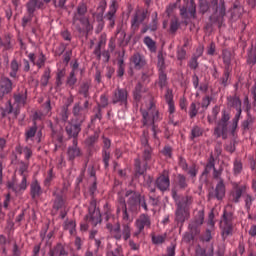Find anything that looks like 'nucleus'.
I'll list each match as a JSON object with an SVG mask.
<instances>
[{"instance_id": "1", "label": "nucleus", "mask_w": 256, "mask_h": 256, "mask_svg": "<svg viewBox=\"0 0 256 256\" xmlns=\"http://www.w3.org/2000/svg\"><path fill=\"white\" fill-rule=\"evenodd\" d=\"M140 113L142 115V123L144 127H151V131L153 132V137L157 141L159 140V137H157V133L159 129H157V126L155 123H159L161 119H163V116H161V113H159V110L157 109V106H155V103L153 101H149L146 106L142 105L140 108Z\"/></svg>"}, {"instance_id": "2", "label": "nucleus", "mask_w": 256, "mask_h": 256, "mask_svg": "<svg viewBox=\"0 0 256 256\" xmlns=\"http://www.w3.org/2000/svg\"><path fill=\"white\" fill-rule=\"evenodd\" d=\"M25 105H27V90L14 94V104L8 101V107L2 109L1 117H8L9 124L13 125L21 113V107Z\"/></svg>"}, {"instance_id": "3", "label": "nucleus", "mask_w": 256, "mask_h": 256, "mask_svg": "<svg viewBox=\"0 0 256 256\" xmlns=\"http://www.w3.org/2000/svg\"><path fill=\"white\" fill-rule=\"evenodd\" d=\"M107 9V0H101L96 8V12L92 13V17L96 21L101 22L103 19L109 21L111 27H115V15H117V9H119V2L112 0L109 6L108 12L105 14ZM105 15V16H104Z\"/></svg>"}, {"instance_id": "4", "label": "nucleus", "mask_w": 256, "mask_h": 256, "mask_svg": "<svg viewBox=\"0 0 256 256\" xmlns=\"http://www.w3.org/2000/svg\"><path fill=\"white\" fill-rule=\"evenodd\" d=\"M89 11V8L87 6V3L85 1H81L76 6V12L73 15L72 18V24L76 25L77 21L81 23V25L86 26V31H93V24H91V20L87 16V13Z\"/></svg>"}, {"instance_id": "5", "label": "nucleus", "mask_w": 256, "mask_h": 256, "mask_svg": "<svg viewBox=\"0 0 256 256\" xmlns=\"http://www.w3.org/2000/svg\"><path fill=\"white\" fill-rule=\"evenodd\" d=\"M227 105L228 107H234V109H236L237 111L235 117L232 120V124L230 126L231 135L235 137V131H237V127L239 125V119H241V113H242L241 99L237 95L228 96Z\"/></svg>"}, {"instance_id": "6", "label": "nucleus", "mask_w": 256, "mask_h": 256, "mask_svg": "<svg viewBox=\"0 0 256 256\" xmlns=\"http://www.w3.org/2000/svg\"><path fill=\"white\" fill-rule=\"evenodd\" d=\"M220 228L222 229L223 239H227V237L233 235V213L224 210Z\"/></svg>"}, {"instance_id": "7", "label": "nucleus", "mask_w": 256, "mask_h": 256, "mask_svg": "<svg viewBox=\"0 0 256 256\" xmlns=\"http://www.w3.org/2000/svg\"><path fill=\"white\" fill-rule=\"evenodd\" d=\"M89 214L86 216L88 223H91L93 227H97L101 223V211L97 208V200L92 198L90 206L88 208Z\"/></svg>"}, {"instance_id": "8", "label": "nucleus", "mask_w": 256, "mask_h": 256, "mask_svg": "<svg viewBox=\"0 0 256 256\" xmlns=\"http://www.w3.org/2000/svg\"><path fill=\"white\" fill-rule=\"evenodd\" d=\"M205 221V212L203 210L198 211L194 220L190 222L188 229L191 233L192 238L196 237L201 233V225H203Z\"/></svg>"}, {"instance_id": "9", "label": "nucleus", "mask_w": 256, "mask_h": 256, "mask_svg": "<svg viewBox=\"0 0 256 256\" xmlns=\"http://www.w3.org/2000/svg\"><path fill=\"white\" fill-rule=\"evenodd\" d=\"M152 155H153V148H151V146H146V148H144V151H143V159L145 161L143 166H141V160L139 158L135 160V169H136L137 175H143V173H145V171L147 170V161H151Z\"/></svg>"}, {"instance_id": "10", "label": "nucleus", "mask_w": 256, "mask_h": 256, "mask_svg": "<svg viewBox=\"0 0 256 256\" xmlns=\"http://www.w3.org/2000/svg\"><path fill=\"white\" fill-rule=\"evenodd\" d=\"M112 103L113 105H121L127 107L129 103V92L127 89L117 88L112 94Z\"/></svg>"}, {"instance_id": "11", "label": "nucleus", "mask_w": 256, "mask_h": 256, "mask_svg": "<svg viewBox=\"0 0 256 256\" xmlns=\"http://www.w3.org/2000/svg\"><path fill=\"white\" fill-rule=\"evenodd\" d=\"M155 185L159 191L165 193V191H169V187H171V179L169 177V171L164 170L155 180Z\"/></svg>"}, {"instance_id": "12", "label": "nucleus", "mask_w": 256, "mask_h": 256, "mask_svg": "<svg viewBox=\"0 0 256 256\" xmlns=\"http://www.w3.org/2000/svg\"><path fill=\"white\" fill-rule=\"evenodd\" d=\"M246 190L247 187L245 185H239V183L233 182L229 200L232 201V203H239L243 193H245Z\"/></svg>"}, {"instance_id": "13", "label": "nucleus", "mask_w": 256, "mask_h": 256, "mask_svg": "<svg viewBox=\"0 0 256 256\" xmlns=\"http://www.w3.org/2000/svg\"><path fill=\"white\" fill-rule=\"evenodd\" d=\"M184 3H186L187 5L180 9L181 17H183V19H189V15H190V17L195 19L196 13H197V7L195 6V1L184 0Z\"/></svg>"}, {"instance_id": "14", "label": "nucleus", "mask_w": 256, "mask_h": 256, "mask_svg": "<svg viewBox=\"0 0 256 256\" xmlns=\"http://www.w3.org/2000/svg\"><path fill=\"white\" fill-rule=\"evenodd\" d=\"M81 125H83V122H79L77 120H72L71 122H68L65 127V131L68 137L72 139H77V137H79V133H81Z\"/></svg>"}, {"instance_id": "15", "label": "nucleus", "mask_w": 256, "mask_h": 256, "mask_svg": "<svg viewBox=\"0 0 256 256\" xmlns=\"http://www.w3.org/2000/svg\"><path fill=\"white\" fill-rule=\"evenodd\" d=\"M225 193H226L225 181L220 180L216 184L215 190L209 192L208 200L211 201V199H217L218 201H221L225 197Z\"/></svg>"}, {"instance_id": "16", "label": "nucleus", "mask_w": 256, "mask_h": 256, "mask_svg": "<svg viewBox=\"0 0 256 256\" xmlns=\"http://www.w3.org/2000/svg\"><path fill=\"white\" fill-rule=\"evenodd\" d=\"M147 19V12L145 10H137L131 19V29L134 31H139V27L143 21Z\"/></svg>"}, {"instance_id": "17", "label": "nucleus", "mask_w": 256, "mask_h": 256, "mask_svg": "<svg viewBox=\"0 0 256 256\" xmlns=\"http://www.w3.org/2000/svg\"><path fill=\"white\" fill-rule=\"evenodd\" d=\"M191 217L188 208H185L183 205H177L175 212V221L183 227V224Z\"/></svg>"}, {"instance_id": "18", "label": "nucleus", "mask_w": 256, "mask_h": 256, "mask_svg": "<svg viewBox=\"0 0 256 256\" xmlns=\"http://www.w3.org/2000/svg\"><path fill=\"white\" fill-rule=\"evenodd\" d=\"M136 229L139 231H145V229H151V216L148 214H141L135 221Z\"/></svg>"}, {"instance_id": "19", "label": "nucleus", "mask_w": 256, "mask_h": 256, "mask_svg": "<svg viewBox=\"0 0 256 256\" xmlns=\"http://www.w3.org/2000/svg\"><path fill=\"white\" fill-rule=\"evenodd\" d=\"M81 155H83V152L78 146V141L77 139H73L72 146H69L67 149L68 161H75V159H77V157H81Z\"/></svg>"}, {"instance_id": "20", "label": "nucleus", "mask_w": 256, "mask_h": 256, "mask_svg": "<svg viewBox=\"0 0 256 256\" xmlns=\"http://www.w3.org/2000/svg\"><path fill=\"white\" fill-rule=\"evenodd\" d=\"M53 206L52 208L55 211H59V209H63L64 205H65V198H63V191L56 189L53 192Z\"/></svg>"}, {"instance_id": "21", "label": "nucleus", "mask_w": 256, "mask_h": 256, "mask_svg": "<svg viewBox=\"0 0 256 256\" xmlns=\"http://www.w3.org/2000/svg\"><path fill=\"white\" fill-rule=\"evenodd\" d=\"M13 91V82L9 78H2L0 80V100Z\"/></svg>"}, {"instance_id": "22", "label": "nucleus", "mask_w": 256, "mask_h": 256, "mask_svg": "<svg viewBox=\"0 0 256 256\" xmlns=\"http://www.w3.org/2000/svg\"><path fill=\"white\" fill-rule=\"evenodd\" d=\"M130 61L132 65H134V69H143L145 65H147V60L145 59V56H143L141 53L136 52L132 55L130 58Z\"/></svg>"}, {"instance_id": "23", "label": "nucleus", "mask_w": 256, "mask_h": 256, "mask_svg": "<svg viewBox=\"0 0 256 256\" xmlns=\"http://www.w3.org/2000/svg\"><path fill=\"white\" fill-rule=\"evenodd\" d=\"M106 229H108L109 233L116 239V241H121L123 235L121 233V224H119V222H116L115 224L107 223Z\"/></svg>"}, {"instance_id": "24", "label": "nucleus", "mask_w": 256, "mask_h": 256, "mask_svg": "<svg viewBox=\"0 0 256 256\" xmlns=\"http://www.w3.org/2000/svg\"><path fill=\"white\" fill-rule=\"evenodd\" d=\"M44 7L43 0H30L26 4L27 13L30 15H34L37 9H44Z\"/></svg>"}, {"instance_id": "25", "label": "nucleus", "mask_w": 256, "mask_h": 256, "mask_svg": "<svg viewBox=\"0 0 256 256\" xmlns=\"http://www.w3.org/2000/svg\"><path fill=\"white\" fill-rule=\"evenodd\" d=\"M9 189H12L14 193H23L27 189V175H23L21 183L17 184L15 182L8 184Z\"/></svg>"}, {"instance_id": "26", "label": "nucleus", "mask_w": 256, "mask_h": 256, "mask_svg": "<svg viewBox=\"0 0 256 256\" xmlns=\"http://www.w3.org/2000/svg\"><path fill=\"white\" fill-rule=\"evenodd\" d=\"M72 113L76 117V121L83 123L85 121V109L81 107V103H76L73 106Z\"/></svg>"}, {"instance_id": "27", "label": "nucleus", "mask_w": 256, "mask_h": 256, "mask_svg": "<svg viewBox=\"0 0 256 256\" xmlns=\"http://www.w3.org/2000/svg\"><path fill=\"white\" fill-rule=\"evenodd\" d=\"M28 59L33 63V65H36L38 69H42V67H45V61H47V58L43 54V52L40 53L38 56L37 61H35V53L28 54Z\"/></svg>"}, {"instance_id": "28", "label": "nucleus", "mask_w": 256, "mask_h": 256, "mask_svg": "<svg viewBox=\"0 0 256 256\" xmlns=\"http://www.w3.org/2000/svg\"><path fill=\"white\" fill-rule=\"evenodd\" d=\"M30 195L32 199H37V197H41V195H43V190L41 189V184H39V181H32L30 185Z\"/></svg>"}, {"instance_id": "29", "label": "nucleus", "mask_w": 256, "mask_h": 256, "mask_svg": "<svg viewBox=\"0 0 256 256\" xmlns=\"http://www.w3.org/2000/svg\"><path fill=\"white\" fill-rule=\"evenodd\" d=\"M125 197H129L128 199V205H131L132 207L137 205L141 199V194L138 192H135L133 190H127Z\"/></svg>"}, {"instance_id": "30", "label": "nucleus", "mask_w": 256, "mask_h": 256, "mask_svg": "<svg viewBox=\"0 0 256 256\" xmlns=\"http://www.w3.org/2000/svg\"><path fill=\"white\" fill-rule=\"evenodd\" d=\"M67 255H69V252L65 250V246H63V244H57L49 252V256H67Z\"/></svg>"}, {"instance_id": "31", "label": "nucleus", "mask_w": 256, "mask_h": 256, "mask_svg": "<svg viewBox=\"0 0 256 256\" xmlns=\"http://www.w3.org/2000/svg\"><path fill=\"white\" fill-rule=\"evenodd\" d=\"M15 151L19 155H23L24 154L25 155V159H27V160L31 159V157L33 156V150H31V148L27 147V146L23 147L21 145H18V146H16Z\"/></svg>"}, {"instance_id": "32", "label": "nucleus", "mask_w": 256, "mask_h": 256, "mask_svg": "<svg viewBox=\"0 0 256 256\" xmlns=\"http://www.w3.org/2000/svg\"><path fill=\"white\" fill-rule=\"evenodd\" d=\"M157 67L159 73H165V69H167V65L165 64V54H163L162 51H159L157 55Z\"/></svg>"}, {"instance_id": "33", "label": "nucleus", "mask_w": 256, "mask_h": 256, "mask_svg": "<svg viewBox=\"0 0 256 256\" xmlns=\"http://www.w3.org/2000/svg\"><path fill=\"white\" fill-rule=\"evenodd\" d=\"M20 67L21 64H19V61H17V59H13L10 63V77L15 79V77H17V73L19 72Z\"/></svg>"}, {"instance_id": "34", "label": "nucleus", "mask_w": 256, "mask_h": 256, "mask_svg": "<svg viewBox=\"0 0 256 256\" xmlns=\"http://www.w3.org/2000/svg\"><path fill=\"white\" fill-rule=\"evenodd\" d=\"M49 79H51V68L47 67L40 79L42 87H47V85H49Z\"/></svg>"}, {"instance_id": "35", "label": "nucleus", "mask_w": 256, "mask_h": 256, "mask_svg": "<svg viewBox=\"0 0 256 256\" xmlns=\"http://www.w3.org/2000/svg\"><path fill=\"white\" fill-rule=\"evenodd\" d=\"M229 119H231V115L229 114V112H227V110H223L222 117L219 123L221 127H223V133L227 131V123L229 122Z\"/></svg>"}, {"instance_id": "36", "label": "nucleus", "mask_w": 256, "mask_h": 256, "mask_svg": "<svg viewBox=\"0 0 256 256\" xmlns=\"http://www.w3.org/2000/svg\"><path fill=\"white\" fill-rule=\"evenodd\" d=\"M143 43L146 45V47H148L151 53H155L157 51V44L151 37L149 36L144 37Z\"/></svg>"}, {"instance_id": "37", "label": "nucleus", "mask_w": 256, "mask_h": 256, "mask_svg": "<svg viewBox=\"0 0 256 256\" xmlns=\"http://www.w3.org/2000/svg\"><path fill=\"white\" fill-rule=\"evenodd\" d=\"M215 171V157H213V154L210 155L208 162L205 166V170L203 172V175H209L211 173V170Z\"/></svg>"}, {"instance_id": "38", "label": "nucleus", "mask_w": 256, "mask_h": 256, "mask_svg": "<svg viewBox=\"0 0 256 256\" xmlns=\"http://www.w3.org/2000/svg\"><path fill=\"white\" fill-rule=\"evenodd\" d=\"M241 13H243V7L240 4L235 3L231 9L232 19H239Z\"/></svg>"}, {"instance_id": "39", "label": "nucleus", "mask_w": 256, "mask_h": 256, "mask_svg": "<svg viewBox=\"0 0 256 256\" xmlns=\"http://www.w3.org/2000/svg\"><path fill=\"white\" fill-rule=\"evenodd\" d=\"M203 135V128H201L198 125H195L191 129L190 133V139L193 141V139H197V137H201Z\"/></svg>"}, {"instance_id": "40", "label": "nucleus", "mask_w": 256, "mask_h": 256, "mask_svg": "<svg viewBox=\"0 0 256 256\" xmlns=\"http://www.w3.org/2000/svg\"><path fill=\"white\" fill-rule=\"evenodd\" d=\"M122 237L124 241H127L131 238V224L126 223L122 225Z\"/></svg>"}, {"instance_id": "41", "label": "nucleus", "mask_w": 256, "mask_h": 256, "mask_svg": "<svg viewBox=\"0 0 256 256\" xmlns=\"http://www.w3.org/2000/svg\"><path fill=\"white\" fill-rule=\"evenodd\" d=\"M157 84L159 85L160 89H165V87H167V74L165 72H159Z\"/></svg>"}, {"instance_id": "42", "label": "nucleus", "mask_w": 256, "mask_h": 256, "mask_svg": "<svg viewBox=\"0 0 256 256\" xmlns=\"http://www.w3.org/2000/svg\"><path fill=\"white\" fill-rule=\"evenodd\" d=\"M220 111H221V108L219 106H214L212 108V115H209L207 117L208 123L210 124L215 123V121H217V115H219Z\"/></svg>"}, {"instance_id": "43", "label": "nucleus", "mask_w": 256, "mask_h": 256, "mask_svg": "<svg viewBox=\"0 0 256 256\" xmlns=\"http://www.w3.org/2000/svg\"><path fill=\"white\" fill-rule=\"evenodd\" d=\"M53 179H55V174L53 173V168H51L50 170H48L47 175L44 179V187H51Z\"/></svg>"}, {"instance_id": "44", "label": "nucleus", "mask_w": 256, "mask_h": 256, "mask_svg": "<svg viewBox=\"0 0 256 256\" xmlns=\"http://www.w3.org/2000/svg\"><path fill=\"white\" fill-rule=\"evenodd\" d=\"M167 239V234L152 235V243L154 245H163Z\"/></svg>"}, {"instance_id": "45", "label": "nucleus", "mask_w": 256, "mask_h": 256, "mask_svg": "<svg viewBox=\"0 0 256 256\" xmlns=\"http://www.w3.org/2000/svg\"><path fill=\"white\" fill-rule=\"evenodd\" d=\"M177 185L180 189H187L188 184H187V177L183 174H178L177 175Z\"/></svg>"}, {"instance_id": "46", "label": "nucleus", "mask_w": 256, "mask_h": 256, "mask_svg": "<svg viewBox=\"0 0 256 256\" xmlns=\"http://www.w3.org/2000/svg\"><path fill=\"white\" fill-rule=\"evenodd\" d=\"M186 173L191 177L192 180H195V177H197V173H199V167L193 164L187 168Z\"/></svg>"}, {"instance_id": "47", "label": "nucleus", "mask_w": 256, "mask_h": 256, "mask_svg": "<svg viewBox=\"0 0 256 256\" xmlns=\"http://www.w3.org/2000/svg\"><path fill=\"white\" fill-rule=\"evenodd\" d=\"M148 27L150 31H157L159 27V19L157 18V12H154V14L152 15V21Z\"/></svg>"}, {"instance_id": "48", "label": "nucleus", "mask_w": 256, "mask_h": 256, "mask_svg": "<svg viewBox=\"0 0 256 256\" xmlns=\"http://www.w3.org/2000/svg\"><path fill=\"white\" fill-rule=\"evenodd\" d=\"M75 227H77V224H75V221L73 220H67L64 223V229H66V231H69L70 235H73V233H75Z\"/></svg>"}, {"instance_id": "49", "label": "nucleus", "mask_w": 256, "mask_h": 256, "mask_svg": "<svg viewBox=\"0 0 256 256\" xmlns=\"http://www.w3.org/2000/svg\"><path fill=\"white\" fill-rule=\"evenodd\" d=\"M197 113H199V108L195 102H192L188 112L190 119H195V117H197Z\"/></svg>"}, {"instance_id": "50", "label": "nucleus", "mask_w": 256, "mask_h": 256, "mask_svg": "<svg viewBox=\"0 0 256 256\" xmlns=\"http://www.w3.org/2000/svg\"><path fill=\"white\" fill-rule=\"evenodd\" d=\"M36 133H37V123L34 122V126H32L25 133L26 141H29V139H33V137H35Z\"/></svg>"}, {"instance_id": "51", "label": "nucleus", "mask_w": 256, "mask_h": 256, "mask_svg": "<svg viewBox=\"0 0 256 256\" xmlns=\"http://www.w3.org/2000/svg\"><path fill=\"white\" fill-rule=\"evenodd\" d=\"M65 77V69L58 70L56 74V87L63 85V78Z\"/></svg>"}, {"instance_id": "52", "label": "nucleus", "mask_w": 256, "mask_h": 256, "mask_svg": "<svg viewBox=\"0 0 256 256\" xmlns=\"http://www.w3.org/2000/svg\"><path fill=\"white\" fill-rule=\"evenodd\" d=\"M126 210H127V203L125 202V199L119 198L118 204H117V210H116L117 215H119V213H121V211L123 212Z\"/></svg>"}, {"instance_id": "53", "label": "nucleus", "mask_w": 256, "mask_h": 256, "mask_svg": "<svg viewBox=\"0 0 256 256\" xmlns=\"http://www.w3.org/2000/svg\"><path fill=\"white\" fill-rule=\"evenodd\" d=\"M66 83L71 89L75 87V84L77 83V77L75 76L74 72H70Z\"/></svg>"}, {"instance_id": "54", "label": "nucleus", "mask_w": 256, "mask_h": 256, "mask_svg": "<svg viewBox=\"0 0 256 256\" xmlns=\"http://www.w3.org/2000/svg\"><path fill=\"white\" fill-rule=\"evenodd\" d=\"M214 134L216 135V137H222L224 139H227V130L224 133L223 126H221L220 124H218V127L214 129Z\"/></svg>"}, {"instance_id": "55", "label": "nucleus", "mask_w": 256, "mask_h": 256, "mask_svg": "<svg viewBox=\"0 0 256 256\" xmlns=\"http://www.w3.org/2000/svg\"><path fill=\"white\" fill-rule=\"evenodd\" d=\"M179 26V20L177 18H173L170 21V33H177Z\"/></svg>"}, {"instance_id": "56", "label": "nucleus", "mask_w": 256, "mask_h": 256, "mask_svg": "<svg viewBox=\"0 0 256 256\" xmlns=\"http://www.w3.org/2000/svg\"><path fill=\"white\" fill-rule=\"evenodd\" d=\"M60 117L64 123L69 121V108H67V106L62 107Z\"/></svg>"}, {"instance_id": "57", "label": "nucleus", "mask_w": 256, "mask_h": 256, "mask_svg": "<svg viewBox=\"0 0 256 256\" xmlns=\"http://www.w3.org/2000/svg\"><path fill=\"white\" fill-rule=\"evenodd\" d=\"M42 113L44 115H51V100H47L43 105H42Z\"/></svg>"}, {"instance_id": "58", "label": "nucleus", "mask_w": 256, "mask_h": 256, "mask_svg": "<svg viewBox=\"0 0 256 256\" xmlns=\"http://www.w3.org/2000/svg\"><path fill=\"white\" fill-rule=\"evenodd\" d=\"M233 170H234L235 175H239V173H241V171H243V163H241V160L234 161Z\"/></svg>"}, {"instance_id": "59", "label": "nucleus", "mask_w": 256, "mask_h": 256, "mask_svg": "<svg viewBox=\"0 0 256 256\" xmlns=\"http://www.w3.org/2000/svg\"><path fill=\"white\" fill-rule=\"evenodd\" d=\"M67 4V0H53V5L55 9H67L65 6Z\"/></svg>"}, {"instance_id": "60", "label": "nucleus", "mask_w": 256, "mask_h": 256, "mask_svg": "<svg viewBox=\"0 0 256 256\" xmlns=\"http://www.w3.org/2000/svg\"><path fill=\"white\" fill-rule=\"evenodd\" d=\"M191 203H193V197L186 196V197L182 198L181 202H179L178 205H183L185 207V209H187V207H189V205H191Z\"/></svg>"}, {"instance_id": "61", "label": "nucleus", "mask_w": 256, "mask_h": 256, "mask_svg": "<svg viewBox=\"0 0 256 256\" xmlns=\"http://www.w3.org/2000/svg\"><path fill=\"white\" fill-rule=\"evenodd\" d=\"M31 21H33V14L28 13L27 15H24L22 18V27H27Z\"/></svg>"}, {"instance_id": "62", "label": "nucleus", "mask_w": 256, "mask_h": 256, "mask_svg": "<svg viewBox=\"0 0 256 256\" xmlns=\"http://www.w3.org/2000/svg\"><path fill=\"white\" fill-rule=\"evenodd\" d=\"M28 169H29V164H27L25 162L19 163L18 171H19L20 175L22 176V178H23V175H25V173H27Z\"/></svg>"}, {"instance_id": "63", "label": "nucleus", "mask_w": 256, "mask_h": 256, "mask_svg": "<svg viewBox=\"0 0 256 256\" xmlns=\"http://www.w3.org/2000/svg\"><path fill=\"white\" fill-rule=\"evenodd\" d=\"M80 93L84 97H89V83L85 82L80 86Z\"/></svg>"}, {"instance_id": "64", "label": "nucleus", "mask_w": 256, "mask_h": 256, "mask_svg": "<svg viewBox=\"0 0 256 256\" xmlns=\"http://www.w3.org/2000/svg\"><path fill=\"white\" fill-rule=\"evenodd\" d=\"M248 65H255L256 63V51H251L247 58Z\"/></svg>"}]
</instances>
